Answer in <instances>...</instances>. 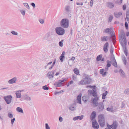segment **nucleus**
Instances as JSON below:
<instances>
[{
	"mask_svg": "<svg viewBox=\"0 0 129 129\" xmlns=\"http://www.w3.org/2000/svg\"><path fill=\"white\" fill-rule=\"evenodd\" d=\"M99 98L98 96L94 98H92L91 99L92 103L93 104L94 106L97 107V109L99 112L102 111L104 108V105L103 103L102 102H98V101L99 100Z\"/></svg>",
	"mask_w": 129,
	"mask_h": 129,
	"instance_id": "f257e3e1",
	"label": "nucleus"
},
{
	"mask_svg": "<svg viewBox=\"0 0 129 129\" xmlns=\"http://www.w3.org/2000/svg\"><path fill=\"white\" fill-rule=\"evenodd\" d=\"M92 80L88 75H87L81 81L79 82V85H84L90 84L92 82Z\"/></svg>",
	"mask_w": 129,
	"mask_h": 129,
	"instance_id": "f03ea898",
	"label": "nucleus"
},
{
	"mask_svg": "<svg viewBox=\"0 0 129 129\" xmlns=\"http://www.w3.org/2000/svg\"><path fill=\"white\" fill-rule=\"evenodd\" d=\"M86 88H92V90H89L88 91V93L89 94V95H92L94 97H96L97 96V92L96 89V86L95 85H87L86 87Z\"/></svg>",
	"mask_w": 129,
	"mask_h": 129,
	"instance_id": "7ed1b4c3",
	"label": "nucleus"
},
{
	"mask_svg": "<svg viewBox=\"0 0 129 129\" xmlns=\"http://www.w3.org/2000/svg\"><path fill=\"white\" fill-rule=\"evenodd\" d=\"M60 24L62 27L63 28H68L69 26V20L67 18L62 19L60 21Z\"/></svg>",
	"mask_w": 129,
	"mask_h": 129,
	"instance_id": "20e7f679",
	"label": "nucleus"
},
{
	"mask_svg": "<svg viewBox=\"0 0 129 129\" xmlns=\"http://www.w3.org/2000/svg\"><path fill=\"white\" fill-rule=\"evenodd\" d=\"M55 30L56 33L59 35H62L65 33L64 29L61 27H56Z\"/></svg>",
	"mask_w": 129,
	"mask_h": 129,
	"instance_id": "39448f33",
	"label": "nucleus"
},
{
	"mask_svg": "<svg viewBox=\"0 0 129 129\" xmlns=\"http://www.w3.org/2000/svg\"><path fill=\"white\" fill-rule=\"evenodd\" d=\"M12 98V95H8L7 96H4L3 98L6 103L8 104H9L11 103Z\"/></svg>",
	"mask_w": 129,
	"mask_h": 129,
	"instance_id": "423d86ee",
	"label": "nucleus"
},
{
	"mask_svg": "<svg viewBox=\"0 0 129 129\" xmlns=\"http://www.w3.org/2000/svg\"><path fill=\"white\" fill-rule=\"evenodd\" d=\"M121 36H119V39L120 42L123 41V39L126 38L124 32L122 30L121 31Z\"/></svg>",
	"mask_w": 129,
	"mask_h": 129,
	"instance_id": "0eeeda50",
	"label": "nucleus"
},
{
	"mask_svg": "<svg viewBox=\"0 0 129 129\" xmlns=\"http://www.w3.org/2000/svg\"><path fill=\"white\" fill-rule=\"evenodd\" d=\"M117 124H118L117 122L115 121H114L112 124L111 125H109L107 123V125L108 129H111L112 128L115 126Z\"/></svg>",
	"mask_w": 129,
	"mask_h": 129,
	"instance_id": "6e6552de",
	"label": "nucleus"
},
{
	"mask_svg": "<svg viewBox=\"0 0 129 129\" xmlns=\"http://www.w3.org/2000/svg\"><path fill=\"white\" fill-rule=\"evenodd\" d=\"M92 127L95 129H98L99 128V125L96 120L92 122Z\"/></svg>",
	"mask_w": 129,
	"mask_h": 129,
	"instance_id": "1a4fd4ad",
	"label": "nucleus"
},
{
	"mask_svg": "<svg viewBox=\"0 0 129 129\" xmlns=\"http://www.w3.org/2000/svg\"><path fill=\"white\" fill-rule=\"evenodd\" d=\"M108 47L109 43L108 42H106L104 45L103 48V50L106 53L108 51Z\"/></svg>",
	"mask_w": 129,
	"mask_h": 129,
	"instance_id": "9d476101",
	"label": "nucleus"
},
{
	"mask_svg": "<svg viewBox=\"0 0 129 129\" xmlns=\"http://www.w3.org/2000/svg\"><path fill=\"white\" fill-rule=\"evenodd\" d=\"M104 32L107 33H109L110 32L111 34H113L114 33L113 31L111 28H106L105 29H104Z\"/></svg>",
	"mask_w": 129,
	"mask_h": 129,
	"instance_id": "9b49d317",
	"label": "nucleus"
},
{
	"mask_svg": "<svg viewBox=\"0 0 129 129\" xmlns=\"http://www.w3.org/2000/svg\"><path fill=\"white\" fill-rule=\"evenodd\" d=\"M54 73V71H52L51 72H49L47 74V76H48V77L49 79H50L51 78H53V75Z\"/></svg>",
	"mask_w": 129,
	"mask_h": 129,
	"instance_id": "f8f14e48",
	"label": "nucleus"
},
{
	"mask_svg": "<svg viewBox=\"0 0 129 129\" xmlns=\"http://www.w3.org/2000/svg\"><path fill=\"white\" fill-rule=\"evenodd\" d=\"M96 116V112L95 111H92L90 116V119L91 120H93L95 118Z\"/></svg>",
	"mask_w": 129,
	"mask_h": 129,
	"instance_id": "ddd939ff",
	"label": "nucleus"
},
{
	"mask_svg": "<svg viewBox=\"0 0 129 129\" xmlns=\"http://www.w3.org/2000/svg\"><path fill=\"white\" fill-rule=\"evenodd\" d=\"M104 69H101L100 70V73L102 74V76L103 77H105L108 73V72L105 71L104 72Z\"/></svg>",
	"mask_w": 129,
	"mask_h": 129,
	"instance_id": "4468645a",
	"label": "nucleus"
},
{
	"mask_svg": "<svg viewBox=\"0 0 129 129\" xmlns=\"http://www.w3.org/2000/svg\"><path fill=\"white\" fill-rule=\"evenodd\" d=\"M122 15V13L121 12H115L114 13V15L116 17L118 18H119L120 16Z\"/></svg>",
	"mask_w": 129,
	"mask_h": 129,
	"instance_id": "2eb2a0df",
	"label": "nucleus"
},
{
	"mask_svg": "<svg viewBox=\"0 0 129 129\" xmlns=\"http://www.w3.org/2000/svg\"><path fill=\"white\" fill-rule=\"evenodd\" d=\"M109 37L107 36H105L101 37V40L102 41L107 42L108 41V39Z\"/></svg>",
	"mask_w": 129,
	"mask_h": 129,
	"instance_id": "dca6fc26",
	"label": "nucleus"
},
{
	"mask_svg": "<svg viewBox=\"0 0 129 129\" xmlns=\"http://www.w3.org/2000/svg\"><path fill=\"white\" fill-rule=\"evenodd\" d=\"M16 80V78L15 77H14L12 79L9 80L8 81V82L10 84H13L14 83H15Z\"/></svg>",
	"mask_w": 129,
	"mask_h": 129,
	"instance_id": "f3484780",
	"label": "nucleus"
},
{
	"mask_svg": "<svg viewBox=\"0 0 129 129\" xmlns=\"http://www.w3.org/2000/svg\"><path fill=\"white\" fill-rule=\"evenodd\" d=\"M21 90H19L17 91L15 93L16 96L17 98H20L21 97Z\"/></svg>",
	"mask_w": 129,
	"mask_h": 129,
	"instance_id": "a211bd4d",
	"label": "nucleus"
},
{
	"mask_svg": "<svg viewBox=\"0 0 129 129\" xmlns=\"http://www.w3.org/2000/svg\"><path fill=\"white\" fill-rule=\"evenodd\" d=\"M105 120L103 114H101L99 115L98 121H101Z\"/></svg>",
	"mask_w": 129,
	"mask_h": 129,
	"instance_id": "6ab92c4d",
	"label": "nucleus"
},
{
	"mask_svg": "<svg viewBox=\"0 0 129 129\" xmlns=\"http://www.w3.org/2000/svg\"><path fill=\"white\" fill-rule=\"evenodd\" d=\"M84 117V116L83 115H82L81 116H76L74 117L73 118V120L74 121L78 119H79L80 120H81Z\"/></svg>",
	"mask_w": 129,
	"mask_h": 129,
	"instance_id": "aec40b11",
	"label": "nucleus"
},
{
	"mask_svg": "<svg viewBox=\"0 0 129 129\" xmlns=\"http://www.w3.org/2000/svg\"><path fill=\"white\" fill-rule=\"evenodd\" d=\"M107 7L110 8H112L114 7V5L113 3L111 2H107Z\"/></svg>",
	"mask_w": 129,
	"mask_h": 129,
	"instance_id": "412c9836",
	"label": "nucleus"
},
{
	"mask_svg": "<svg viewBox=\"0 0 129 129\" xmlns=\"http://www.w3.org/2000/svg\"><path fill=\"white\" fill-rule=\"evenodd\" d=\"M98 122L100 124V126L102 127H104L105 124V120H103V121H98Z\"/></svg>",
	"mask_w": 129,
	"mask_h": 129,
	"instance_id": "4be33fe9",
	"label": "nucleus"
},
{
	"mask_svg": "<svg viewBox=\"0 0 129 129\" xmlns=\"http://www.w3.org/2000/svg\"><path fill=\"white\" fill-rule=\"evenodd\" d=\"M122 58L124 64L125 65H126L127 62V61L126 57L124 55L122 56Z\"/></svg>",
	"mask_w": 129,
	"mask_h": 129,
	"instance_id": "5701e85b",
	"label": "nucleus"
},
{
	"mask_svg": "<svg viewBox=\"0 0 129 129\" xmlns=\"http://www.w3.org/2000/svg\"><path fill=\"white\" fill-rule=\"evenodd\" d=\"M54 85L55 87H59L62 86V83H59V81L58 82H56L54 84Z\"/></svg>",
	"mask_w": 129,
	"mask_h": 129,
	"instance_id": "b1692460",
	"label": "nucleus"
},
{
	"mask_svg": "<svg viewBox=\"0 0 129 129\" xmlns=\"http://www.w3.org/2000/svg\"><path fill=\"white\" fill-rule=\"evenodd\" d=\"M120 44L122 47H123V50L124 51H127V50L124 44V43L122 42H120Z\"/></svg>",
	"mask_w": 129,
	"mask_h": 129,
	"instance_id": "393cba45",
	"label": "nucleus"
},
{
	"mask_svg": "<svg viewBox=\"0 0 129 129\" xmlns=\"http://www.w3.org/2000/svg\"><path fill=\"white\" fill-rule=\"evenodd\" d=\"M73 71L74 73L75 74L78 75H80L79 70L77 69H74L73 70Z\"/></svg>",
	"mask_w": 129,
	"mask_h": 129,
	"instance_id": "a878e982",
	"label": "nucleus"
},
{
	"mask_svg": "<svg viewBox=\"0 0 129 129\" xmlns=\"http://www.w3.org/2000/svg\"><path fill=\"white\" fill-rule=\"evenodd\" d=\"M108 94V91H105V92L103 93L102 94V99L104 100L105 99L106 97Z\"/></svg>",
	"mask_w": 129,
	"mask_h": 129,
	"instance_id": "bb28decb",
	"label": "nucleus"
},
{
	"mask_svg": "<svg viewBox=\"0 0 129 129\" xmlns=\"http://www.w3.org/2000/svg\"><path fill=\"white\" fill-rule=\"evenodd\" d=\"M16 110L19 112L23 113V111L22 108L19 107H17L16 108Z\"/></svg>",
	"mask_w": 129,
	"mask_h": 129,
	"instance_id": "cd10ccee",
	"label": "nucleus"
},
{
	"mask_svg": "<svg viewBox=\"0 0 129 129\" xmlns=\"http://www.w3.org/2000/svg\"><path fill=\"white\" fill-rule=\"evenodd\" d=\"M102 56L103 55L102 54H101L100 55H98L96 58V60L97 61H99L101 60L102 57Z\"/></svg>",
	"mask_w": 129,
	"mask_h": 129,
	"instance_id": "c85d7f7f",
	"label": "nucleus"
},
{
	"mask_svg": "<svg viewBox=\"0 0 129 129\" xmlns=\"http://www.w3.org/2000/svg\"><path fill=\"white\" fill-rule=\"evenodd\" d=\"M111 65V62L109 60L107 61V64L106 66L109 67H110Z\"/></svg>",
	"mask_w": 129,
	"mask_h": 129,
	"instance_id": "c756f323",
	"label": "nucleus"
},
{
	"mask_svg": "<svg viewBox=\"0 0 129 129\" xmlns=\"http://www.w3.org/2000/svg\"><path fill=\"white\" fill-rule=\"evenodd\" d=\"M112 56L110 58V59L112 62L115 61V63H116V61L115 60V57L114 55H112Z\"/></svg>",
	"mask_w": 129,
	"mask_h": 129,
	"instance_id": "7c9ffc66",
	"label": "nucleus"
},
{
	"mask_svg": "<svg viewBox=\"0 0 129 129\" xmlns=\"http://www.w3.org/2000/svg\"><path fill=\"white\" fill-rule=\"evenodd\" d=\"M46 40L48 42L50 43H51L52 42L53 38L51 36L50 38H48V39H47Z\"/></svg>",
	"mask_w": 129,
	"mask_h": 129,
	"instance_id": "2f4dec72",
	"label": "nucleus"
},
{
	"mask_svg": "<svg viewBox=\"0 0 129 129\" xmlns=\"http://www.w3.org/2000/svg\"><path fill=\"white\" fill-rule=\"evenodd\" d=\"M69 108L70 110L72 111H74L75 110H76V109H75V107L72 105L70 106L69 107Z\"/></svg>",
	"mask_w": 129,
	"mask_h": 129,
	"instance_id": "473e14b6",
	"label": "nucleus"
},
{
	"mask_svg": "<svg viewBox=\"0 0 129 129\" xmlns=\"http://www.w3.org/2000/svg\"><path fill=\"white\" fill-rule=\"evenodd\" d=\"M119 72L120 73V74L121 76H125V74L124 72L121 69H120L119 70Z\"/></svg>",
	"mask_w": 129,
	"mask_h": 129,
	"instance_id": "72a5a7b5",
	"label": "nucleus"
},
{
	"mask_svg": "<svg viewBox=\"0 0 129 129\" xmlns=\"http://www.w3.org/2000/svg\"><path fill=\"white\" fill-rule=\"evenodd\" d=\"M23 5L28 9L29 10L30 7L28 4L26 3H23Z\"/></svg>",
	"mask_w": 129,
	"mask_h": 129,
	"instance_id": "f704fd0d",
	"label": "nucleus"
},
{
	"mask_svg": "<svg viewBox=\"0 0 129 129\" xmlns=\"http://www.w3.org/2000/svg\"><path fill=\"white\" fill-rule=\"evenodd\" d=\"M67 79H68L67 78H66L64 79H63L59 80L58 81L59 82V83H62L63 82L65 81H66L67 80Z\"/></svg>",
	"mask_w": 129,
	"mask_h": 129,
	"instance_id": "c9c22d12",
	"label": "nucleus"
},
{
	"mask_svg": "<svg viewBox=\"0 0 129 129\" xmlns=\"http://www.w3.org/2000/svg\"><path fill=\"white\" fill-rule=\"evenodd\" d=\"M113 17L112 15H110L108 18V22H111L112 21V20L113 19Z\"/></svg>",
	"mask_w": 129,
	"mask_h": 129,
	"instance_id": "e433bc0d",
	"label": "nucleus"
},
{
	"mask_svg": "<svg viewBox=\"0 0 129 129\" xmlns=\"http://www.w3.org/2000/svg\"><path fill=\"white\" fill-rule=\"evenodd\" d=\"M114 48L113 47L112 45L110 49V53L112 55H113V52Z\"/></svg>",
	"mask_w": 129,
	"mask_h": 129,
	"instance_id": "4c0bfd02",
	"label": "nucleus"
},
{
	"mask_svg": "<svg viewBox=\"0 0 129 129\" xmlns=\"http://www.w3.org/2000/svg\"><path fill=\"white\" fill-rule=\"evenodd\" d=\"M65 58L64 56H62L61 55L59 57V59H60V61L61 62H62L63 61L64 59Z\"/></svg>",
	"mask_w": 129,
	"mask_h": 129,
	"instance_id": "58836bf2",
	"label": "nucleus"
},
{
	"mask_svg": "<svg viewBox=\"0 0 129 129\" xmlns=\"http://www.w3.org/2000/svg\"><path fill=\"white\" fill-rule=\"evenodd\" d=\"M42 88L44 90H47L49 89V88L47 85H45L43 86Z\"/></svg>",
	"mask_w": 129,
	"mask_h": 129,
	"instance_id": "ea45409f",
	"label": "nucleus"
},
{
	"mask_svg": "<svg viewBox=\"0 0 129 129\" xmlns=\"http://www.w3.org/2000/svg\"><path fill=\"white\" fill-rule=\"evenodd\" d=\"M70 6H69L67 5L66 7L65 8V10L66 12H69L70 11Z\"/></svg>",
	"mask_w": 129,
	"mask_h": 129,
	"instance_id": "a19ab883",
	"label": "nucleus"
},
{
	"mask_svg": "<svg viewBox=\"0 0 129 129\" xmlns=\"http://www.w3.org/2000/svg\"><path fill=\"white\" fill-rule=\"evenodd\" d=\"M64 40H62L61 41H59V46L60 47H62L63 46V42Z\"/></svg>",
	"mask_w": 129,
	"mask_h": 129,
	"instance_id": "79ce46f5",
	"label": "nucleus"
},
{
	"mask_svg": "<svg viewBox=\"0 0 129 129\" xmlns=\"http://www.w3.org/2000/svg\"><path fill=\"white\" fill-rule=\"evenodd\" d=\"M82 100L84 102H86L87 101V99H86V97L85 96H83L82 98Z\"/></svg>",
	"mask_w": 129,
	"mask_h": 129,
	"instance_id": "37998d69",
	"label": "nucleus"
},
{
	"mask_svg": "<svg viewBox=\"0 0 129 129\" xmlns=\"http://www.w3.org/2000/svg\"><path fill=\"white\" fill-rule=\"evenodd\" d=\"M20 11L21 14L23 15L24 16L25 14V11L23 10H20Z\"/></svg>",
	"mask_w": 129,
	"mask_h": 129,
	"instance_id": "c03bdc74",
	"label": "nucleus"
},
{
	"mask_svg": "<svg viewBox=\"0 0 129 129\" xmlns=\"http://www.w3.org/2000/svg\"><path fill=\"white\" fill-rule=\"evenodd\" d=\"M8 115V117L10 118H13V115L12 113H10V112H9Z\"/></svg>",
	"mask_w": 129,
	"mask_h": 129,
	"instance_id": "a18cd8bd",
	"label": "nucleus"
},
{
	"mask_svg": "<svg viewBox=\"0 0 129 129\" xmlns=\"http://www.w3.org/2000/svg\"><path fill=\"white\" fill-rule=\"evenodd\" d=\"M124 93L127 94H129V88L126 89L124 91Z\"/></svg>",
	"mask_w": 129,
	"mask_h": 129,
	"instance_id": "49530a36",
	"label": "nucleus"
},
{
	"mask_svg": "<svg viewBox=\"0 0 129 129\" xmlns=\"http://www.w3.org/2000/svg\"><path fill=\"white\" fill-rule=\"evenodd\" d=\"M81 96H82V94L81 93L79 94L78 95L77 97V100H79V99H81Z\"/></svg>",
	"mask_w": 129,
	"mask_h": 129,
	"instance_id": "de8ad7c7",
	"label": "nucleus"
},
{
	"mask_svg": "<svg viewBox=\"0 0 129 129\" xmlns=\"http://www.w3.org/2000/svg\"><path fill=\"white\" fill-rule=\"evenodd\" d=\"M11 33L13 35H17L18 33L14 31H12L11 32Z\"/></svg>",
	"mask_w": 129,
	"mask_h": 129,
	"instance_id": "09e8293b",
	"label": "nucleus"
},
{
	"mask_svg": "<svg viewBox=\"0 0 129 129\" xmlns=\"http://www.w3.org/2000/svg\"><path fill=\"white\" fill-rule=\"evenodd\" d=\"M113 34V37H112V40L113 41H116V36L115 35L114 33L113 34Z\"/></svg>",
	"mask_w": 129,
	"mask_h": 129,
	"instance_id": "8fccbe9b",
	"label": "nucleus"
},
{
	"mask_svg": "<svg viewBox=\"0 0 129 129\" xmlns=\"http://www.w3.org/2000/svg\"><path fill=\"white\" fill-rule=\"evenodd\" d=\"M45 125L46 129H50V127L48 123H45Z\"/></svg>",
	"mask_w": 129,
	"mask_h": 129,
	"instance_id": "3c124183",
	"label": "nucleus"
},
{
	"mask_svg": "<svg viewBox=\"0 0 129 129\" xmlns=\"http://www.w3.org/2000/svg\"><path fill=\"white\" fill-rule=\"evenodd\" d=\"M123 41H122V42H123V43H124V44L125 46L127 44V41L126 38L123 39Z\"/></svg>",
	"mask_w": 129,
	"mask_h": 129,
	"instance_id": "603ef678",
	"label": "nucleus"
},
{
	"mask_svg": "<svg viewBox=\"0 0 129 129\" xmlns=\"http://www.w3.org/2000/svg\"><path fill=\"white\" fill-rule=\"evenodd\" d=\"M72 77L73 79L74 80H76V76L75 74H74L72 76Z\"/></svg>",
	"mask_w": 129,
	"mask_h": 129,
	"instance_id": "864d4df0",
	"label": "nucleus"
},
{
	"mask_svg": "<svg viewBox=\"0 0 129 129\" xmlns=\"http://www.w3.org/2000/svg\"><path fill=\"white\" fill-rule=\"evenodd\" d=\"M39 21L40 23L42 24H43L44 22V20L41 19H39Z\"/></svg>",
	"mask_w": 129,
	"mask_h": 129,
	"instance_id": "5fc2aeb1",
	"label": "nucleus"
},
{
	"mask_svg": "<svg viewBox=\"0 0 129 129\" xmlns=\"http://www.w3.org/2000/svg\"><path fill=\"white\" fill-rule=\"evenodd\" d=\"M114 62L112 63V65L115 67H116L117 66V63H115V61H113Z\"/></svg>",
	"mask_w": 129,
	"mask_h": 129,
	"instance_id": "6e6d98bb",
	"label": "nucleus"
},
{
	"mask_svg": "<svg viewBox=\"0 0 129 129\" xmlns=\"http://www.w3.org/2000/svg\"><path fill=\"white\" fill-rule=\"evenodd\" d=\"M125 27L127 29H128V23L127 22H125Z\"/></svg>",
	"mask_w": 129,
	"mask_h": 129,
	"instance_id": "4d7b16f0",
	"label": "nucleus"
},
{
	"mask_svg": "<svg viewBox=\"0 0 129 129\" xmlns=\"http://www.w3.org/2000/svg\"><path fill=\"white\" fill-rule=\"evenodd\" d=\"M15 120V118H14L13 119H11V123L12 124H13Z\"/></svg>",
	"mask_w": 129,
	"mask_h": 129,
	"instance_id": "13d9d810",
	"label": "nucleus"
},
{
	"mask_svg": "<svg viewBox=\"0 0 129 129\" xmlns=\"http://www.w3.org/2000/svg\"><path fill=\"white\" fill-rule=\"evenodd\" d=\"M30 5L32 6L34 8L36 7V5L34 3H31Z\"/></svg>",
	"mask_w": 129,
	"mask_h": 129,
	"instance_id": "bf43d9fd",
	"label": "nucleus"
},
{
	"mask_svg": "<svg viewBox=\"0 0 129 129\" xmlns=\"http://www.w3.org/2000/svg\"><path fill=\"white\" fill-rule=\"evenodd\" d=\"M122 8L123 10H125L126 9V6L125 4L124 5L122 6Z\"/></svg>",
	"mask_w": 129,
	"mask_h": 129,
	"instance_id": "052dcab7",
	"label": "nucleus"
},
{
	"mask_svg": "<svg viewBox=\"0 0 129 129\" xmlns=\"http://www.w3.org/2000/svg\"><path fill=\"white\" fill-rule=\"evenodd\" d=\"M59 120L60 122H61L63 121V118L61 116H60L59 118Z\"/></svg>",
	"mask_w": 129,
	"mask_h": 129,
	"instance_id": "680f3d73",
	"label": "nucleus"
},
{
	"mask_svg": "<svg viewBox=\"0 0 129 129\" xmlns=\"http://www.w3.org/2000/svg\"><path fill=\"white\" fill-rule=\"evenodd\" d=\"M46 36L47 39H48V38L51 37V36H50V35L49 34H46Z\"/></svg>",
	"mask_w": 129,
	"mask_h": 129,
	"instance_id": "e2e57ef3",
	"label": "nucleus"
},
{
	"mask_svg": "<svg viewBox=\"0 0 129 129\" xmlns=\"http://www.w3.org/2000/svg\"><path fill=\"white\" fill-rule=\"evenodd\" d=\"M29 98V96H28L26 95L25 96H24V100H27Z\"/></svg>",
	"mask_w": 129,
	"mask_h": 129,
	"instance_id": "0e129e2a",
	"label": "nucleus"
},
{
	"mask_svg": "<svg viewBox=\"0 0 129 129\" xmlns=\"http://www.w3.org/2000/svg\"><path fill=\"white\" fill-rule=\"evenodd\" d=\"M77 102L80 104H81V99L77 100Z\"/></svg>",
	"mask_w": 129,
	"mask_h": 129,
	"instance_id": "69168bd1",
	"label": "nucleus"
},
{
	"mask_svg": "<svg viewBox=\"0 0 129 129\" xmlns=\"http://www.w3.org/2000/svg\"><path fill=\"white\" fill-rule=\"evenodd\" d=\"M90 7H92L93 5V0H91L90 2Z\"/></svg>",
	"mask_w": 129,
	"mask_h": 129,
	"instance_id": "338daca9",
	"label": "nucleus"
},
{
	"mask_svg": "<svg viewBox=\"0 0 129 129\" xmlns=\"http://www.w3.org/2000/svg\"><path fill=\"white\" fill-rule=\"evenodd\" d=\"M118 124H117L115 126L113 127L112 129H116L118 126Z\"/></svg>",
	"mask_w": 129,
	"mask_h": 129,
	"instance_id": "774afa93",
	"label": "nucleus"
}]
</instances>
